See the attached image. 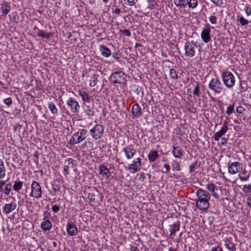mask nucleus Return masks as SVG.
Listing matches in <instances>:
<instances>
[{
    "label": "nucleus",
    "instance_id": "57",
    "mask_svg": "<svg viewBox=\"0 0 251 251\" xmlns=\"http://www.w3.org/2000/svg\"><path fill=\"white\" fill-rule=\"evenodd\" d=\"M50 216V213L48 211H46L44 212V214H43V216H44L43 219L44 220H46V219L48 220V219L49 218Z\"/></svg>",
    "mask_w": 251,
    "mask_h": 251
},
{
    "label": "nucleus",
    "instance_id": "49",
    "mask_svg": "<svg viewBox=\"0 0 251 251\" xmlns=\"http://www.w3.org/2000/svg\"><path fill=\"white\" fill-rule=\"evenodd\" d=\"M4 102L9 107L12 103V100L11 98H7L4 100Z\"/></svg>",
    "mask_w": 251,
    "mask_h": 251
},
{
    "label": "nucleus",
    "instance_id": "60",
    "mask_svg": "<svg viewBox=\"0 0 251 251\" xmlns=\"http://www.w3.org/2000/svg\"><path fill=\"white\" fill-rule=\"evenodd\" d=\"M70 142L71 144H76L78 143L77 142H76L75 137L74 135L72 136L71 139L70 140Z\"/></svg>",
    "mask_w": 251,
    "mask_h": 251
},
{
    "label": "nucleus",
    "instance_id": "6",
    "mask_svg": "<svg viewBox=\"0 0 251 251\" xmlns=\"http://www.w3.org/2000/svg\"><path fill=\"white\" fill-rule=\"evenodd\" d=\"M125 77V74L122 71L114 73L111 75V80L114 83L124 84Z\"/></svg>",
    "mask_w": 251,
    "mask_h": 251
},
{
    "label": "nucleus",
    "instance_id": "61",
    "mask_svg": "<svg viewBox=\"0 0 251 251\" xmlns=\"http://www.w3.org/2000/svg\"><path fill=\"white\" fill-rule=\"evenodd\" d=\"M22 126L20 124H17L15 126H14V131H20L22 128Z\"/></svg>",
    "mask_w": 251,
    "mask_h": 251
},
{
    "label": "nucleus",
    "instance_id": "25",
    "mask_svg": "<svg viewBox=\"0 0 251 251\" xmlns=\"http://www.w3.org/2000/svg\"><path fill=\"white\" fill-rule=\"evenodd\" d=\"M140 168L141 167L140 166H138V164L134 161H133L132 163L130 164L128 167H126V170H133V173L137 172L140 169Z\"/></svg>",
    "mask_w": 251,
    "mask_h": 251
},
{
    "label": "nucleus",
    "instance_id": "47",
    "mask_svg": "<svg viewBox=\"0 0 251 251\" xmlns=\"http://www.w3.org/2000/svg\"><path fill=\"white\" fill-rule=\"evenodd\" d=\"M87 133V130L84 129L80 130V132H78L80 136H81L83 138V139H84L86 137Z\"/></svg>",
    "mask_w": 251,
    "mask_h": 251
},
{
    "label": "nucleus",
    "instance_id": "21",
    "mask_svg": "<svg viewBox=\"0 0 251 251\" xmlns=\"http://www.w3.org/2000/svg\"><path fill=\"white\" fill-rule=\"evenodd\" d=\"M52 195H55L57 192L60 191L61 188V184L59 180H55L52 183Z\"/></svg>",
    "mask_w": 251,
    "mask_h": 251
},
{
    "label": "nucleus",
    "instance_id": "63",
    "mask_svg": "<svg viewBox=\"0 0 251 251\" xmlns=\"http://www.w3.org/2000/svg\"><path fill=\"white\" fill-rule=\"evenodd\" d=\"M211 251H223V250L219 246H217L212 248Z\"/></svg>",
    "mask_w": 251,
    "mask_h": 251
},
{
    "label": "nucleus",
    "instance_id": "43",
    "mask_svg": "<svg viewBox=\"0 0 251 251\" xmlns=\"http://www.w3.org/2000/svg\"><path fill=\"white\" fill-rule=\"evenodd\" d=\"M234 104H233L232 105H230L227 107L226 113L228 115H230L234 111Z\"/></svg>",
    "mask_w": 251,
    "mask_h": 251
},
{
    "label": "nucleus",
    "instance_id": "10",
    "mask_svg": "<svg viewBox=\"0 0 251 251\" xmlns=\"http://www.w3.org/2000/svg\"><path fill=\"white\" fill-rule=\"evenodd\" d=\"M242 168V164L239 162L232 163L228 167V173L234 175Z\"/></svg>",
    "mask_w": 251,
    "mask_h": 251
},
{
    "label": "nucleus",
    "instance_id": "40",
    "mask_svg": "<svg viewBox=\"0 0 251 251\" xmlns=\"http://www.w3.org/2000/svg\"><path fill=\"white\" fill-rule=\"evenodd\" d=\"M193 95L196 96H200V84L198 82H196V85L193 91Z\"/></svg>",
    "mask_w": 251,
    "mask_h": 251
},
{
    "label": "nucleus",
    "instance_id": "19",
    "mask_svg": "<svg viewBox=\"0 0 251 251\" xmlns=\"http://www.w3.org/2000/svg\"><path fill=\"white\" fill-rule=\"evenodd\" d=\"M198 199L207 198L210 199V195L205 190L199 189L196 193Z\"/></svg>",
    "mask_w": 251,
    "mask_h": 251
},
{
    "label": "nucleus",
    "instance_id": "33",
    "mask_svg": "<svg viewBox=\"0 0 251 251\" xmlns=\"http://www.w3.org/2000/svg\"><path fill=\"white\" fill-rule=\"evenodd\" d=\"M237 21L239 22L241 25L242 26H245L249 24V21L245 19L242 15L240 14L237 16Z\"/></svg>",
    "mask_w": 251,
    "mask_h": 251
},
{
    "label": "nucleus",
    "instance_id": "34",
    "mask_svg": "<svg viewBox=\"0 0 251 251\" xmlns=\"http://www.w3.org/2000/svg\"><path fill=\"white\" fill-rule=\"evenodd\" d=\"M246 173L247 171L245 169H244L242 173V175H244V176L241 175L240 174L239 175V178L240 180L244 181L249 179L250 176V174H248L247 175Z\"/></svg>",
    "mask_w": 251,
    "mask_h": 251
},
{
    "label": "nucleus",
    "instance_id": "64",
    "mask_svg": "<svg viewBox=\"0 0 251 251\" xmlns=\"http://www.w3.org/2000/svg\"><path fill=\"white\" fill-rule=\"evenodd\" d=\"M130 251H140L137 247L131 246L130 249Z\"/></svg>",
    "mask_w": 251,
    "mask_h": 251
},
{
    "label": "nucleus",
    "instance_id": "46",
    "mask_svg": "<svg viewBox=\"0 0 251 251\" xmlns=\"http://www.w3.org/2000/svg\"><path fill=\"white\" fill-rule=\"evenodd\" d=\"M74 135L75 136V137L76 142H77L78 143H80V142H81L82 141H83L84 140L83 138L81 136H80L79 133H78V132L75 133Z\"/></svg>",
    "mask_w": 251,
    "mask_h": 251
},
{
    "label": "nucleus",
    "instance_id": "26",
    "mask_svg": "<svg viewBox=\"0 0 251 251\" xmlns=\"http://www.w3.org/2000/svg\"><path fill=\"white\" fill-rule=\"evenodd\" d=\"M2 12L4 15H7L10 10V6L8 2L4 1L1 5Z\"/></svg>",
    "mask_w": 251,
    "mask_h": 251
},
{
    "label": "nucleus",
    "instance_id": "59",
    "mask_svg": "<svg viewBox=\"0 0 251 251\" xmlns=\"http://www.w3.org/2000/svg\"><path fill=\"white\" fill-rule=\"evenodd\" d=\"M5 184V181L4 180L0 179V192L3 191V186Z\"/></svg>",
    "mask_w": 251,
    "mask_h": 251
},
{
    "label": "nucleus",
    "instance_id": "39",
    "mask_svg": "<svg viewBox=\"0 0 251 251\" xmlns=\"http://www.w3.org/2000/svg\"><path fill=\"white\" fill-rule=\"evenodd\" d=\"M226 248L230 251H236V248L235 245L231 242H228L226 244Z\"/></svg>",
    "mask_w": 251,
    "mask_h": 251
},
{
    "label": "nucleus",
    "instance_id": "38",
    "mask_svg": "<svg viewBox=\"0 0 251 251\" xmlns=\"http://www.w3.org/2000/svg\"><path fill=\"white\" fill-rule=\"evenodd\" d=\"M12 185L10 183H7L5 185L3 192L5 195H8L11 190Z\"/></svg>",
    "mask_w": 251,
    "mask_h": 251
},
{
    "label": "nucleus",
    "instance_id": "42",
    "mask_svg": "<svg viewBox=\"0 0 251 251\" xmlns=\"http://www.w3.org/2000/svg\"><path fill=\"white\" fill-rule=\"evenodd\" d=\"M172 167L173 170H175L177 171H179L181 170L179 163L176 161H174Z\"/></svg>",
    "mask_w": 251,
    "mask_h": 251
},
{
    "label": "nucleus",
    "instance_id": "58",
    "mask_svg": "<svg viewBox=\"0 0 251 251\" xmlns=\"http://www.w3.org/2000/svg\"><path fill=\"white\" fill-rule=\"evenodd\" d=\"M247 203L248 206L251 207V194L247 195Z\"/></svg>",
    "mask_w": 251,
    "mask_h": 251
},
{
    "label": "nucleus",
    "instance_id": "11",
    "mask_svg": "<svg viewBox=\"0 0 251 251\" xmlns=\"http://www.w3.org/2000/svg\"><path fill=\"white\" fill-rule=\"evenodd\" d=\"M67 104L71 107V111L73 113L77 112L80 107L78 102L73 98H70L68 100Z\"/></svg>",
    "mask_w": 251,
    "mask_h": 251
},
{
    "label": "nucleus",
    "instance_id": "14",
    "mask_svg": "<svg viewBox=\"0 0 251 251\" xmlns=\"http://www.w3.org/2000/svg\"><path fill=\"white\" fill-rule=\"evenodd\" d=\"M67 231L68 233L72 236L75 235L77 233V229L73 223H68L67 225Z\"/></svg>",
    "mask_w": 251,
    "mask_h": 251
},
{
    "label": "nucleus",
    "instance_id": "55",
    "mask_svg": "<svg viewBox=\"0 0 251 251\" xmlns=\"http://www.w3.org/2000/svg\"><path fill=\"white\" fill-rule=\"evenodd\" d=\"M126 4L129 6H133L135 4L134 0H124Z\"/></svg>",
    "mask_w": 251,
    "mask_h": 251
},
{
    "label": "nucleus",
    "instance_id": "54",
    "mask_svg": "<svg viewBox=\"0 0 251 251\" xmlns=\"http://www.w3.org/2000/svg\"><path fill=\"white\" fill-rule=\"evenodd\" d=\"M245 110V108L242 106H238L236 108V112L239 114H242Z\"/></svg>",
    "mask_w": 251,
    "mask_h": 251
},
{
    "label": "nucleus",
    "instance_id": "31",
    "mask_svg": "<svg viewBox=\"0 0 251 251\" xmlns=\"http://www.w3.org/2000/svg\"><path fill=\"white\" fill-rule=\"evenodd\" d=\"M23 182L21 181H15L13 185V190L16 192H19L22 188Z\"/></svg>",
    "mask_w": 251,
    "mask_h": 251
},
{
    "label": "nucleus",
    "instance_id": "32",
    "mask_svg": "<svg viewBox=\"0 0 251 251\" xmlns=\"http://www.w3.org/2000/svg\"><path fill=\"white\" fill-rule=\"evenodd\" d=\"M174 3L177 6L185 8L188 3V0H174Z\"/></svg>",
    "mask_w": 251,
    "mask_h": 251
},
{
    "label": "nucleus",
    "instance_id": "4",
    "mask_svg": "<svg viewBox=\"0 0 251 251\" xmlns=\"http://www.w3.org/2000/svg\"><path fill=\"white\" fill-rule=\"evenodd\" d=\"M208 86L210 89L218 94L220 93L224 89L221 82L217 78H212Z\"/></svg>",
    "mask_w": 251,
    "mask_h": 251
},
{
    "label": "nucleus",
    "instance_id": "36",
    "mask_svg": "<svg viewBox=\"0 0 251 251\" xmlns=\"http://www.w3.org/2000/svg\"><path fill=\"white\" fill-rule=\"evenodd\" d=\"M170 75L171 78L174 80H176L178 78L177 72L174 68H172L170 70Z\"/></svg>",
    "mask_w": 251,
    "mask_h": 251
},
{
    "label": "nucleus",
    "instance_id": "50",
    "mask_svg": "<svg viewBox=\"0 0 251 251\" xmlns=\"http://www.w3.org/2000/svg\"><path fill=\"white\" fill-rule=\"evenodd\" d=\"M197 164V162H195L189 166V172L190 173H192L195 171Z\"/></svg>",
    "mask_w": 251,
    "mask_h": 251
},
{
    "label": "nucleus",
    "instance_id": "48",
    "mask_svg": "<svg viewBox=\"0 0 251 251\" xmlns=\"http://www.w3.org/2000/svg\"><path fill=\"white\" fill-rule=\"evenodd\" d=\"M88 199L90 202H93L95 200V195L94 193H90L88 195Z\"/></svg>",
    "mask_w": 251,
    "mask_h": 251
},
{
    "label": "nucleus",
    "instance_id": "2",
    "mask_svg": "<svg viewBox=\"0 0 251 251\" xmlns=\"http://www.w3.org/2000/svg\"><path fill=\"white\" fill-rule=\"evenodd\" d=\"M104 132L103 126L100 124L96 125L93 128L90 130L92 137L97 140L100 139Z\"/></svg>",
    "mask_w": 251,
    "mask_h": 251
},
{
    "label": "nucleus",
    "instance_id": "3",
    "mask_svg": "<svg viewBox=\"0 0 251 251\" xmlns=\"http://www.w3.org/2000/svg\"><path fill=\"white\" fill-rule=\"evenodd\" d=\"M31 189L30 196L36 199L41 198L42 190L41 186L38 182L34 180L33 181L31 185Z\"/></svg>",
    "mask_w": 251,
    "mask_h": 251
},
{
    "label": "nucleus",
    "instance_id": "5",
    "mask_svg": "<svg viewBox=\"0 0 251 251\" xmlns=\"http://www.w3.org/2000/svg\"><path fill=\"white\" fill-rule=\"evenodd\" d=\"M196 46V43L193 41L192 42L187 41L184 46L185 55L187 57H193L195 55L196 51L195 47Z\"/></svg>",
    "mask_w": 251,
    "mask_h": 251
},
{
    "label": "nucleus",
    "instance_id": "27",
    "mask_svg": "<svg viewBox=\"0 0 251 251\" xmlns=\"http://www.w3.org/2000/svg\"><path fill=\"white\" fill-rule=\"evenodd\" d=\"M216 187V185L212 183H208L206 185V189L208 191L212 192V195L213 197H215V198H218V194L215 192Z\"/></svg>",
    "mask_w": 251,
    "mask_h": 251
},
{
    "label": "nucleus",
    "instance_id": "24",
    "mask_svg": "<svg viewBox=\"0 0 251 251\" xmlns=\"http://www.w3.org/2000/svg\"><path fill=\"white\" fill-rule=\"evenodd\" d=\"M79 95L81 96L82 100L84 101H86L87 102H90V98L87 93L83 90H79L78 91Z\"/></svg>",
    "mask_w": 251,
    "mask_h": 251
},
{
    "label": "nucleus",
    "instance_id": "17",
    "mask_svg": "<svg viewBox=\"0 0 251 251\" xmlns=\"http://www.w3.org/2000/svg\"><path fill=\"white\" fill-rule=\"evenodd\" d=\"M131 112L132 114L137 117H140L142 114V109L137 103L132 106Z\"/></svg>",
    "mask_w": 251,
    "mask_h": 251
},
{
    "label": "nucleus",
    "instance_id": "23",
    "mask_svg": "<svg viewBox=\"0 0 251 251\" xmlns=\"http://www.w3.org/2000/svg\"><path fill=\"white\" fill-rule=\"evenodd\" d=\"M158 156L159 154L156 151H151L148 154V158L150 162H154Z\"/></svg>",
    "mask_w": 251,
    "mask_h": 251
},
{
    "label": "nucleus",
    "instance_id": "41",
    "mask_svg": "<svg viewBox=\"0 0 251 251\" xmlns=\"http://www.w3.org/2000/svg\"><path fill=\"white\" fill-rule=\"evenodd\" d=\"M97 77H98V76L97 75L94 74L93 75V76L92 77L93 80H90V86L91 87L95 86L96 85L97 81Z\"/></svg>",
    "mask_w": 251,
    "mask_h": 251
},
{
    "label": "nucleus",
    "instance_id": "51",
    "mask_svg": "<svg viewBox=\"0 0 251 251\" xmlns=\"http://www.w3.org/2000/svg\"><path fill=\"white\" fill-rule=\"evenodd\" d=\"M209 21L212 24H216L217 23V18L215 16H211L209 18Z\"/></svg>",
    "mask_w": 251,
    "mask_h": 251
},
{
    "label": "nucleus",
    "instance_id": "13",
    "mask_svg": "<svg viewBox=\"0 0 251 251\" xmlns=\"http://www.w3.org/2000/svg\"><path fill=\"white\" fill-rule=\"evenodd\" d=\"M12 199L14 201L13 202L5 204L3 207V210L6 215L9 214L16 208L17 204L15 202V199L14 197H12Z\"/></svg>",
    "mask_w": 251,
    "mask_h": 251
},
{
    "label": "nucleus",
    "instance_id": "12",
    "mask_svg": "<svg viewBox=\"0 0 251 251\" xmlns=\"http://www.w3.org/2000/svg\"><path fill=\"white\" fill-rule=\"evenodd\" d=\"M180 225V222L179 221H177L175 223H173L170 225L169 229L171 232L170 238L171 239L174 238L176 235V232L179 230Z\"/></svg>",
    "mask_w": 251,
    "mask_h": 251
},
{
    "label": "nucleus",
    "instance_id": "18",
    "mask_svg": "<svg viewBox=\"0 0 251 251\" xmlns=\"http://www.w3.org/2000/svg\"><path fill=\"white\" fill-rule=\"evenodd\" d=\"M182 149L179 146H173L172 147V153L176 158H181L183 155Z\"/></svg>",
    "mask_w": 251,
    "mask_h": 251
},
{
    "label": "nucleus",
    "instance_id": "7",
    "mask_svg": "<svg viewBox=\"0 0 251 251\" xmlns=\"http://www.w3.org/2000/svg\"><path fill=\"white\" fill-rule=\"evenodd\" d=\"M201 38L204 43H208L211 40L210 27L209 25L203 28L201 33Z\"/></svg>",
    "mask_w": 251,
    "mask_h": 251
},
{
    "label": "nucleus",
    "instance_id": "53",
    "mask_svg": "<svg viewBox=\"0 0 251 251\" xmlns=\"http://www.w3.org/2000/svg\"><path fill=\"white\" fill-rule=\"evenodd\" d=\"M211 0L216 6H220L223 4V0Z\"/></svg>",
    "mask_w": 251,
    "mask_h": 251
},
{
    "label": "nucleus",
    "instance_id": "20",
    "mask_svg": "<svg viewBox=\"0 0 251 251\" xmlns=\"http://www.w3.org/2000/svg\"><path fill=\"white\" fill-rule=\"evenodd\" d=\"M100 50L101 55L105 57H108L111 54V50L104 45L100 46Z\"/></svg>",
    "mask_w": 251,
    "mask_h": 251
},
{
    "label": "nucleus",
    "instance_id": "56",
    "mask_svg": "<svg viewBox=\"0 0 251 251\" xmlns=\"http://www.w3.org/2000/svg\"><path fill=\"white\" fill-rule=\"evenodd\" d=\"M245 11L248 16L251 14V8L250 7L246 6L245 8Z\"/></svg>",
    "mask_w": 251,
    "mask_h": 251
},
{
    "label": "nucleus",
    "instance_id": "44",
    "mask_svg": "<svg viewBox=\"0 0 251 251\" xmlns=\"http://www.w3.org/2000/svg\"><path fill=\"white\" fill-rule=\"evenodd\" d=\"M243 190L246 193H251V184L249 185H244L243 188Z\"/></svg>",
    "mask_w": 251,
    "mask_h": 251
},
{
    "label": "nucleus",
    "instance_id": "15",
    "mask_svg": "<svg viewBox=\"0 0 251 251\" xmlns=\"http://www.w3.org/2000/svg\"><path fill=\"white\" fill-rule=\"evenodd\" d=\"M123 151L125 152L127 159H131L136 153V150L131 146L123 148Z\"/></svg>",
    "mask_w": 251,
    "mask_h": 251
},
{
    "label": "nucleus",
    "instance_id": "52",
    "mask_svg": "<svg viewBox=\"0 0 251 251\" xmlns=\"http://www.w3.org/2000/svg\"><path fill=\"white\" fill-rule=\"evenodd\" d=\"M51 209L53 212L57 213L60 210V207L57 205H54L52 206Z\"/></svg>",
    "mask_w": 251,
    "mask_h": 251
},
{
    "label": "nucleus",
    "instance_id": "22",
    "mask_svg": "<svg viewBox=\"0 0 251 251\" xmlns=\"http://www.w3.org/2000/svg\"><path fill=\"white\" fill-rule=\"evenodd\" d=\"M41 227L44 231L49 230L52 227V224L50 220H46L41 224Z\"/></svg>",
    "mask_w": 251,
    "mask_h": 251
},
{
    "label": "nucleus",
    "instance_id": "29",
    "mask_svg": "<svg viewBox=\"0 0 251 251\" xmlns=\"http://www.w3.org/2000/svg\"><path fill=\"white\" fill-rule=\"evenodd\" d=\"M6 174V169L2 160L0 159V179L3 178Z\"/></svg>",
    "mask_w": 251,
    "mask_h": 251
},
{
    "label": "nucleus",
    "instance_id": "16",
    "mask_svg": "<svg viewBox=\"0 0 251 251\" xmlns=\"http://www.w3.org/2000/svg\"><path fill=\"white\" fill-rule=\"evenodd\" d=\"M75 160L70 158L68 160H65V165L64 167V172L65 173V175H68L69 174V168H73L74 167V162Z\"/></svg>",
    "mask_w": 251,
    "mask_h": 251
},
{
    "label": "nucleus",
    "instance_id": "30",
    "mask_svg": "<svg viewBox=\"0 0 251 251\" xmlns=\"http://www.w3.org/2000/svg\"><path fill=\"white\" fill-rule=\"evenodd\" d=\"M84 112L89 117L93 116L95 113L93 106H87L86 109H85Z\"/></svg>",
    "mask_w": 251,
    "mask_h": 251
},
{
    "label": "nucleus",
    "instance_id": "35",
    "mask_svg": "<svg viewBox=\"0 0 251 251\" xmlns=\"http://www.w3.org/2000/svg\"><path fill=\"white\" fill-rule=\"evenodd\" d=\"M49 108L52 114H55L58 112V109L55 105L52 102H49L48 104Z\"/></svg>",
    "mask_w": 251,
    "mask_h": 251
},
{
    "label": "nucleus",
    "instance_id": "37",
    "mask_svg": "<svg viewBox=\"0 0 251 251\" xmlns=\"http://www.w3.org/2000/svg\"><path fill=\"white\" fill-rule=\"evenodd\" d=\"M198 3L197 0H188L187 4L190 8L194 9L197 6Z\"/></svg>",
    "mask_w": 251,
    "mask_h": 251
},
{
    "label": "nucleus",
    "instance_id": "28",
    "mask_svg": "<svg viewBox=\"0 0 251 251\" xmlns=\"http://www.w3.org/2000/svg\"><path fill=\"white\" fill-rule=\"evenodd\" d=\"M100 174L102 175L103 176H109L110 175L109 170L106 166L103 165H100L99 167Z\"/></svg>",
    "mask_w": 251,
    "mask_h": 251
},
{
    "label": "nucleus",
    "instance_id": "9",
    "mask_svg": "<svg viewBox=\"0 0 251 251\" xmlns=\"http://www.w3.org/2000/svg\"><path fill=\"white\" fill-rule=\"evenodd\" d=\"M227 125V122L225 121L221 130L215 133L213 136L215 141H218L220 138L226 134L228 129Z\"/></svg>",
    "mask_w": 251,
    "mask_h": 251
},
{
    "label": "nucleus",
    "instance_id": "1",
    "mask_svg": "<svg viewBox=\"0 0 251 251\" xmlns=\"http://www.w3.org/2000/svg\"><path fill=\"white\" fill-rule=\"evenodd\" d=\"M221 78L227 88L230 89L234 85L235 78L231 72L228 71H223L221 74Z\"/></svg>",
    "mask_w": 251,
    "mask_h": 251
},
{
    "label": "nucleus",
    "instance_id": "62",
    "mask_svg": "<svg viewBox=\"0 0 251 251\" xmlns=\"http://www.w3.org/2000/svg\"><path fill=\"white\" fill-rule=\"evenodd\" d=\"M207 220H208V222L209 223V224L211 225L213 224V222L214 221V218L213 216L209 217L208 218Z\"/></svg>",
    "mask_w": 251,
    "mask_h": 251
},
{
    "label": "nucleus",
    "instance_id": "8",
    "mask_svg": "<svg viewBox=\"0 0 251 251\" xmlns=\"http://www.w3.org/2000/svg\"><path fill=\"white\" fill-rule=\"evenodd\" d=\"M207 198L198 199L196 201L197 207L200 210H206L209 207V200Z\"/></svg>",
    "mask_w": 251,
    "mask_h": 251
},
{
    "label": "nucleus",
    "instance_id": "45",
    "mask_svg": "<svg viewBox=\"0 0 251 251\" xmlns=\"http://www.w3.org/2000/svg\"><path fill=\"white\" fill-rule=\"evenodd\" d=\"M120 31L123 35L125 36L129 37L131 35L130 31L128 29H121Z\"/></svg>",
    "mask_w": 251,
    "mask_h": 251
}]
</instances>
